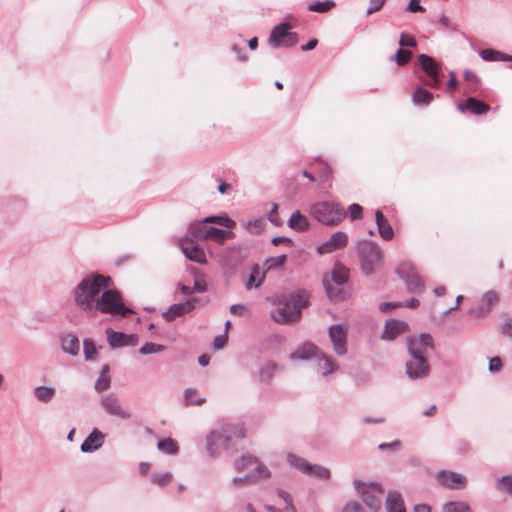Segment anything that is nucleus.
<instances>
[{"label":"nucleus","mask_w":512,"mask_h":512,"mask_svg":"<svg viewBox=\"0 0 512 512\" xmlns=\"http://www.w3.org/2000/svg\"><path fill=\"white\" fill-rule=\"evenodd\" d=\"M458 109L462 112L470 111L475 115H480V101L474 97H470L464 104H459Z\"/></svg>","instance_id":"obj_42"},{"label":"nucleus","mask_w":512,"mask_h":512,"mask_svg":"<svg viewBox=\"0 0 512 512\" xmlns=\"http://www.w3.org/2000/svg\"><path fill=\"white\" fill-rule=\"evenodd\" d=\"M205 223L206 222H203V220L191 223L188 228V236L186 238L193 241L205 239V230L208 228L204 226Z\"/></svg>","instance_id":"obj_30"},{"label":"nucleus","mask_w":512,"mask_h":512,"mask_svg":"<svg viewBox=\"0 0 512 512\" xmlns=\"http://www.w3.org/2000/svg\"><path fill=\"white\" fill-rule=\"evenodd\" d=\"M278 371V365L273 362L263 364L259 370V380L262 383H269Z\"/></svg>","instance_id":"obj_31"},{"label":"nucleus","mask_w":512,"mask_h":512,"mask_svg":"<svg viewBox=\"0 0 512 512\" xmlns=\"http://www.w3.org/2000/svg\"><path fill=\"white\" fill-rule=\"evenodd\" d=\"M482 59L487 61H512V56L492 49H482Z\"/></svg>","instance_id":"obj_37"},{"label":"nucleus","mask_w":512,"mask_h":512,"mask_svg":"<svg viewBox=\"0 0 512 512\" xmlns=\"http://www.w3.org/2000/svg\"><path fill=\"white\" fill-rule=\"evenodd\" d=\"M110 387V377L105 375H100L95 382V390L98 392H103Z\"/></svg>","instance_id":"obj_55"},{"label":"nucleus","mask_w":512,"mask_h":512,"mask_svg":"<svg viewBox=\"0 0 512 512\" xmlns=\"http://www.w3.org/2000/svg\"><path fill=\"white\" fill-rule=\"evenodd\" d=\"M375 220L380 236L384 240H391L394 232L386 217L380 211H377L375 213Z\"/></svg>","instance_id":"obj_25"},{"label":"nucleus","mask_w":512,"mask_h":512,"mask_svg":"<svg viewBox=\"0 0 512 512\" xmlns=\"http://www.w3.org/2000/svg\"><path fill=\"white\" fill-rule=\"evenodd\" d=\"M227 340H228V335L226 332L224 334L218 335L214 338L213 347L215 349H222L225 346V344L227 343Z\"/></svg>","instance_id":"obj_63"},{"label":"nucleus","mask_w":512,"mask_h":512,"mask_svg":"<svg viewBox=\"0 0 512 512\" xmlns=\"http://www.w3.org/2000/svg\"><path fill=\"white\" fill-rule=\"evenodd\" d=\"M312 216L320 223L336 226L345 216V212L337 204L326 201L316 203L311 207Z\"/></svg>","instance_id":"obj_8"},{"label":"nucleus","mask_w":512,"mask_h":512,"mask_svg":"<svg viewBox=\"0 0 512 512\" xmlns=\"http://www.w3.org/2000/svg\"><path fill=\"white\" fill-rule=\"evenodd\" d=\"M318 368L322 371V375L327 377L339 369V365L329 355L320 350V355L316 357Z\"/></svg>","instance_id":"obj_23"},{"label":"nucleus","mask_w":512,"mask_h":512,"mask_svg":"<svg viewBox=\"0 0 512 512\" xmlns=\"http://www.w3.org/2000/svg\"><path fill=\"white\" fill-rule=\"evenodd\" d=\"M277 209H278L277 204H273L271 211L268 214V219L274 225L279 226V225H281L282 222H281L280 218L278 217Z\"/></svg>","instance_id":"obj_62"},{"label":"nucleus","mask_w":512,"mask_h":512,"mask_svg":"<svg viewBox=\"0 0 512 512\" xmlns=\"http://www.w3.org/2000/svg\"><path fill=\"white\" fill-rule=\"evenodd\" d=\"M157 448L162 453H165L168 455H175V454H177V452L179 450L177 442L175 440H173L172 438H166V439L160 440L157 443Z\"/></svg>","instance_id":"obj_36"},{"label":"nucleus","mask_w":512,"mask_h":512,"mask_svg":"<svg viewBox=\"0 0 512 512\" xmlns=\"http://www.w3.org/2000/svg\"><path fill=\"white\" fill-rule=\"evenodd\" d=\"M323 284H324V287H325V290H326V293L328 295V297L332 300H337L339 297H340V290L339 289H336L334 288L331 283H330V280L325 277L323 279Z\"/></svg>","instance_id":"obj_54"},{"label":"nucleus","mask_w":512,"mask_h":512,"mask_svg":"<svg viewBox=\"0 0 512 512\" xmlns=\"http://www.w3.org/2000/svg\"><path fill=\"white\" fill-rule=\"evenodd\" d=\"M502 368V361L499 357H493L489 360V370L491 372H498Z\"/></svg>","instance_id":"obj_64"},{"label":"nucleus","mask_w":512,"mask_h":512,"mask_svg":"<svg viewBox=\"0 0 512 512\" xmlns=\"http://www.w3.org/2000/svg\"><path fill=\"white\" fill-rule=\"evenodd\" d=\"M418 60L421 68L426 72L429 78L426 84L431 87H436L439 84L438 64L432 57L426 54H420Z\"/></svg>","instance_id":"obj_16"},{"label":"nucleus","mask_w":512,"mask_h":512,"mask_svg":"<svg viewBox=\"0 0 512 512\" xmlns=\"http://www.w3.org/2000/svg\"><path fill=\"white\" fill-rule=\"evenodd\" d=\"M277 495L286 503V506L284 508L285 512H296V509L292 503L291 495L288 492L278 489Z\"/></svg>","instance_id":"obj_52"},{"label":"nucleus","mask_w":512,"mask_h":512,"mask_svg":"<svg viewBox=\"0 0 512 512\" xmlns=\"http://www.w3.org/2000/svg\"><path fill=\"white\" fill-rule=\"evenodd\" d=\"M261 470V474H258V475H247L245 474L244 476L242 477H234L232 480H231V483L233 486L235 487H243L247 484H250V483H256L260 480H265V479H268L271 477V471H266L265 469L263 468H260Z\"/></svg>","instance_id":"obj_22"},{"label":"nucleus","mask_w":512,"mask_h":512,"mask_svg":"<svg viewBox=\"0 0 512 512\" xmlns=\"http://www.w3.org/2000/svg\"><path fill=\"white\" fill-rule=\"evenodd\" d=\"M399 44L401 47H414L416 45V41L412 36L402 33Z\"/></svg>","instance_id":"obj_60"},{"label":"nucleus","mask_w":512,"mask_h":512,"mask_svg":"<svg viewBox=\"0 0 512 512\" xmlns=\"http://www.w3.org/2000/svg\"><path fill=\"white\" fill-rule=\"evenodd\" d=\"M357 252L360 259L362 272L370 276L382 262V251L379 246L368 240H361L357 244Z\"/></svg>","instance_id":"obj_6"},{"label":"nucleus","mask_w":512,"mask_h":512,"mask_svg":"<svg viewBox=\"0 0 512 512\" xmlns=\"http://www.w3.org/2000/svg\"><path fill=\"white\" fill-rule=\"evenodd\" d=\"M385 2H386V0H369V6L367 8V15H371V14L379 11L383 7Z\"/></svg>","instance_id":"obj_57"},{"label":"nucleus","mask_w":512,"mask_h":512,"mask_svg":"<svg viewBox=\"0 0 512 512\" xmlns=\"http://www.w3.org/2000/svg\"><path fill=\"white\" fill-rule=\"evenodd\" d=\"M164 346L153 342H146L140 349L139 352L143 355L154 354L164 350Z\"/></svg>","instance_id":"obj_50"},{"label":"nucleus","mask_w":512,"mask_h":512,"mask_svg":"<svg viewBox=\"0 0 512 512\" xmlns=\"http://www.w3.org/2000/svg\"><path fill=\"white\" fill-rule=\"evenodd\" d=\"M412 57V52L409 50H404L402 48L398 49L396 54L392 56L390 59L395 61L397 65L404 66L406 65Z\"/></svg>","instance_id":"obj_46"},{"label":"nucleus","mask_w":512,"mask_h":512,"mask_svg":"<svg viewBox=\"0 0 512 512\" xmlns=\"http://www.w3.org/2000/svg\"><path fill=\"white\" fill-rule=\"evenodd\" d=\"M291 26L286 23L276 25L270 34L269 44L273 48L291 47L298 41V36L294 32H290Z\"/></svg>","instance_id":"obj_9"},{"label":"nucleus","mask_w":512,"mask_h":512,"mask_svg":"<svg viewBox=\"0 0 512 512\" xmlns=\"http://www.w3.org/2000/svg\"><path fill=\"white\" fill-rule=\"evenodd\" d=\"M482 302L485 303L487 311L499 302V296L494 291H488L484 294Z\"/></svg>","instance_id":"obj_53"},{"label":"nucleus","mask_w":512,"mask_h":512,"mask_svg":"<svg viewBox=\"0 0 512 512\" xmlns=\"http://www.w3.org/2000/svg\"><path fill=\"white\" fill-rule=\"evenodd\" d=\"M332 281L338 285H344L349 278V270L341 263H336L334 265L332 274H331Z\"/></svg>","instance_id":"obj_29"},{"label":"nucleus","mask_w":512,"mask_h":512,"mask_svg":"<svg viewBox=\"0 0 512 512\" xmlns=\"http://www.w3.org/2000/svg\"><path fill=\"white\" fill-rule=\"evenodd\" d=\"M234 467L238 472H245L247 475H258L261 474L260 468L270 471L267 466L262 464L258 458L246 454L237 458L234 463Z\"/></svg>","instance_id":"obj_12"},{"label":"nucleus","mask_w":512,"mask_h":512,"mask_svg":"<svg viewBox=\"0 0 512 512\" xmlns=\"http://www.w3.org/2000/svg\"><path fill=\"white\" fill-rule=\"evenodd\" d=\"M197 301V298H191L186 300L184 303L173 304L167 311L163 312L162 316L165 320L171 322L176 317L183 316L192 311L195 308V303Z\"/></svg>","instance_id":"obj_18"},{"label":"nucleus","mask_w":512,"mask_h":512,"mask_svg":"<svg viewBox=\"0 0 512 512\" xmlns=\"http://www.w3.org/2000/svg\"><path fill=\"white\" fill-rule=\"evenodd\" d=\"M442 512H471V510L464 502L453 501L444 504Z\"/></svg>","instance_id":"obj_44"},{"label":"nucleus","mask_w":512,"mask_h":512,"mask_svg":"<svg viewBox=\"0 0 512 512\" xmlns=\"http://www.w3.org/2000/svg\"><path fill=\"white\" fill-rule=\"evenodd\" d=\"M271 243L273 245H280V244H283L285 246H288V247H293L294 243L292 241V239L288 238V237H284V236H276V237H273L272 240H271Z\"/></svg>","instance_id":"obj_61"},{"label":"nucleus","mask_w":512,"mask_h":512,"mask_svg":"<svg viewBox=\"0 0 512 512\" xmlns=\"http://www.w3.org/2000/svg\"><path fill=\"white\" fill-rule=\"evenodd\" d=\"M83 353L87 361L93 360L97 354V348L94 342L90 339L83 341Z\"/></svg>","instance_id":"obj_48"},{"label":"nucleus","mask_w":512,"mask_h":512,"mask_svg":"<svg viewBox=\"0 0 512 512\" xmlns=\"http://www.w3.org/2000/svg\"><path fill=\"white\" fill-rule=\"evenodd\" d=\"M329 339L332 344L333 351L338 356L347 354V329L340 325L335 324L329 327Z\"/></svg>","instance_id":"obj_10"},{"label":"nucleus","mask_w":512,"mask_h":512,"mask_svg":"<svg viewBox=\"0 0 512 512\" xmlns=\"http://www.w3.org/2000/svg\"><path fill=\"white\" fill-rule=\"evenodd\" d=\"M335 6V2L326 0L323 2L315 1L308 5V10L317 13H326Z\"/></svg>","instance_id":"obj_40"},{"label":"nucleus","mask_w":512,"mask_h":512,"mask_svg":"<svg viewBox=\"0 0 512 512\" xmlns=\"http://www.w3.org/2000/svg\"><path fill=\"white\" fill-rule=\"evenodd\" d=\"M111 278L98 273L84 276L72 290L75 306L84 312L94 313L102 291L109 287Z\"/></svg>","instance_id":"obj_2"},{"label":"nucleus","mask_w":512,"mask_h":512,"mask_svg":"<svg viewBox=\"0 0 512 512\" xmlns=\"http://www.w3.org/2000/svg\"><path fill=\"white\" fill-rule=\"evenodd\" d=\"M95 312L103 314L120 315L127 317L133 314V310L126 307L122 296L117 290L106 288L102 291L95 307Z\"/></svg>","instance_id":"obj_5"},{"label":"nucleus","mask_w":512,"mask_h":512,"mask_svg":"<svg viewBox=\"0 0 512 512\" xmlns=\"http://www.w3.org/2000/svg\"><path fill=\"white\" fill-rule=\"evenodd\" d=\"M101 405L110 415L117 416L121 419H129L131 417V414L122 407L119 399L113 393L103 397Z\"/></svg>","instance_id":"obj_15"},{"label":"nucleus","mask_w":512,"mask_h":512,"mask_svg":"<svg viewBox=\"0 0 512 512\" xmlns=\"http://www.w3.org/2000/svg\"><path fill=\"white\" fill-rule=\"evenodd\" d=\"M203 222L216 223L220 226H224L231 229L235 226V221L226 216H210L203 219Z\"/></svg>","instance_id":"obj_43"},{"label":"nucleus","mask_w":512,"mask_h":512,"mask_svg":"<svg viewBox=\"0 0 512 512\" xmlns=\"http://www.w3.org/2000/svg\"><path fill=\"white\" fill-rule=\"evenodd\" d=\"M348 212L352 220H356L362 217V207L359 204H351L348 207Z\"/></svg>","instance_id":"obj_58"},{"label":"nucleus","mask_w":512,"mask_h":512,"mask_svg":"<svg viewBox=\"0 0 512 512\" xmlns=\"http://www.w3.org/2000/svg\"><path fill=\"white\" fill-rule=\"evenodd\" d=\"M234 237V233L231 230H223L215 227H208L205 230V239H211L215 242L222 244L225 240Z\"/></svg>","instance_id":"obj_27"},{"label":"nucleus","mask_w":512,"mask_h":512,"mask_svg":"<svg viewBox=\"0 0 512 512\" xmlns=\"http://www.w3.org/2000/svg\"><path fill=\"white\" fill-rule=\"evenodd\" d=\"M286 460L292 468L297 469L298 471L305 475L308 472V469L310 468V463H308L302 457H299L293 453H288L286 456Z\"/></svg>","instance_id":"obj_32"},{"label":"nucleus","mask_w":512,"mask_h":512,"mask_svg":"<svg viewBox=\"0 0 512 512\" xmlns=\"http://www.w3.org/2000/svg\"><path fill=\"white\" fill-rule=\"evenodd\" d=\"M172 474L170 472H164L161 474H154L151 477L152 483L164 487L171 482Z\"/></svg>","instance_id":"obj_51"},{"label":"nucleus","mask_w":512,"mask_h":512,"mask_svg":"<svg viewBox=\"0 0 512 512\" xmlns=\"http://www.w3.org/2000/svg\"><path fill=\"white\" fill-rule=\"evenodd\" d=\"M243 438L244 432L242 428L232 425H225L219 429L209 432L206 436V448L211 457H218L221 451H229L232 449V438Z\"/></svg>","instance_id":"obj_4"},{"label":"nucleus","mask_w":512,"mask_h":512,"mask_svg":"<svg viewBox=\"0 0 512 512\" xmlns=\"http://www.w3.org/2000/svg\"><path fill=\"white\" fill-rule=\"evenodd\" d=\"M396 273L398 276L405 280L407 277L412 276L414 273H416L415 268L411 262L405 261L402 262L396 269Z\"/></svg>","instance_id":"obj_45"},{"label":"nucleus","mask_w":512,"mask_h":512,"mask_svg":"<svg viewBox=\"0 0 512 512\" xmlns=\"http://www.w3.org/2000/svg\"><path fill=\"white\" fill-rule=\"evenodd\" d=\"M348 235L345 232L337 231L333 233L330 238L317 247L319 254L332 253L338 249H341L347 245Z\"/></svg>","instance_id":"obj_14"},{"label":"nucleus","mask_w":512,"mask_h":512,"mask_svg":"<svg viewBox=\"0 0 512 512\" xmlns=\"http://www.w3.org/2000/svg\"><path fill=\"white\" fill-rule=\"evenodd\" d=\"M276 306L271 312V318L282 325L295 323L301 318V311L308 305V294L299 290L289 296H282L274 302Z\"/></svg>","instance_id":"obj_3"},{"label":"nucleus","mask_w":512,"mask_h":512,"mask_svg":"<svg viewBox=\"0 0 512 512\" xmlns=\"http://www.w3.org/2000/svg\"><path fill=\"white\" fill-rule=\"evenodd\" d=\"M106 334L108 343L112 348L135 346L138 343V336L136 334H124L112 329H107Z\"/></svg>","instance_id":"obj_17"},{"label":"nucleus","mask_w":512,"mask_h":512,"mask_svg":"<svg viewBox=\"0 0 512 512\" xmlns=\"http://www.w3.org/2000/svg\"><path fill=\"white\" fill-rule=\"evenodd\" d=\"M436 479L440 485L450 490L463 489L467 484V478L451 470H441L437 473Z\"/></svg>","instance_id":"obj_11"},{"label":"nucleus","mask_w":512,"mask_h":512,"mask_svg":"<svg viewBox=\"0 0 512 512\" xmlns=\"http://www.w3.org/2000/svg\"><path fill=\"white\" fill-rule=\"evenodd\" d=\"M61 347L64 353L76 356L80 350V342L76 335L66 334L61 337Z\"/></svg>","instance_id":"obj_24"},{"label":"nucleus","mask_w":512,"mask_h":512,"mask_svg":"<svg viewBox=\"0 0 512 512\" xmlns=\"http://www.w3.org/2000/svg\"><path fill=\"white\" fill-rule=\"evenodd\" d=\"M387 512H406L401 494L390 491L386 499Z\"/></svg>","instance_id":"obj_26"},{"label":"nucleus","mask_w":512,"mask_h":512,"mask_svg":"<svg viewBox=\"0 0 512 512\" xmlns=\"http://www.w3.org/2000/svg\"><path fill=\"white\" fill-rule=\"evenodd\" d=\"M433 99V94L429 91L425 90L422 87L416 88L414 94H413V101L415 104H429L431 100Z\"/></svg>","instance_id":"obj_39"},{"label":"nucleus","mask_w":512,"mask_h":512,"mask_svg":"<svg viewBox=\"0 0 512 512\" xmlns=\"http://www.w3.org/2000/svg\"><path fill=\"white\" fill-rule=\"evenodd\" d=\"M185 406L201 405L205 403L206 399L199 396L198 391L194 388H187L183 392Z\"/></svg>","instance_id":"obj_34"},{"label":"nucleus","mask_w":512,"mask_h":512,"mask_svg":"<svg viewBox=\"0 0 512 512\" xmlns=\"http://www.w3.org/2000/svg\"><path fill=\"white\" fill-rule=\"evenodd\" d=\"M319 355L320 349L316 345L307 342L302 344L293 353H291L289 358L291 360H308L311 358H316Z\"/></svg>","instance_id":"obj_20"},{"label":"nucleus","mask_w":512,"mask_h":512,"mask_svg":"<svg viewBox=\"0 0 512 512\" xmlns=\"http://www.w3.org/2000/svg\"><path fill=\"white\" fill-rule=\"evenodd\" d=\"M499 489L512 496V475L505 476L499 481Z\"/></svg>","instance_id":"obj_56"},{"label":"nucleus","mask_w":512,"mask_h":512,"mask_svg":"<svg viewBox=\"0 0 512 512\" xmlns=\"http://www.w3.org/2000/svg\"><path fill=\"white\" fill-rule=\"evenodd\" d=\"M353 485L363 503L369 509L376 512L381 508L384 490L378 483H365L361 480H354Z\"/></svg>","instance_id":"obj_7"},{"label":"nucleus","mask_w":512,"mask_h":512,"mask_svg":"<svg viewBox=\"0 0 512 512\" xmlns=\"http://www.w3.org/2000/svg\"><path fill=\"white\" fill-rule=\"evenodd\" d=\"M264 279H265V273L260 271V268L258 265H254L251 270L249 279L245 284L246 289L250 290L253 287H255V288L259 287L263 283Z\"/></svg>","instance_id":"obj_33"},{"label":"nucleus","mask_w":512,"mask_h":512,"mask_svg":"<svg viewBox=\"0 0 512 512\" xmlns=\"http://www.w3.org/2000/svg\"><path fill=\"white\" fill-rule=\"evenodd\" d=\"M104 437V434L95 428L81 444V451L84 453L96 451L102 446Z\"/></svg>","instance_id":"obj_21"},{"label":"nucleus","mask_w":512,"mask_h":512,"mask_svg":"<svg viewBox=\"0 0 512 512\" xmlns=\"http://www.w3.org/2000/svg\"><path fill=\"white\" fill-rule=\"evenodd\" d=\"M341 512H365L361 505L356 501L347 502Z\"/></svg>","instance_id":"obj_59"},{"label":"nucleus","mask_w":512,"mask_h":512,"mask_svg":"<svg viewBox=\"0 0 512 512\" xmlns=\"http://www.w3.org/2000/svg\"><path fill=\"white\" fill-rule=\"evenodd\" d=\"M34 396L43 403H48L55 395V389L46 386H37L33 390Z\"/></svg>","instance_id":"obj_35"},{"label":"nucleus","mask_w":512,"mask_h":512,"mask_svg":"<svg viewBox=\"0 0 512 512\" xmlns=\"http://www.w3.org/2000/svg\"><path fill=\"white\" fill-rule=\"evenodd\" d=\"M306 475L313 476L318 479H329L330 478V471L326 467L316 465V464H310V468L308 469V472Z\"/></svg>","instance_id":"obj_41"},{"label":"nucleus","mask_w":512,"mask_h":512,"mask_svg":"<svg viewBox=\"0 0 512 512\" xmlns=\"http://www.w3.org/2000/svg\"><path fill=\"white\" fill-rule=\"evenodd\" d=\"M409 359L406 361V375L411 380L423 379L429 376L430 365L427 360L429 350H434V341L429 333L407 338Z\"/></svg>","instance_id":"obj_1"},{"label":"nucleus","mask_w":512,"mask_h":512,"mask_svg":"<svg viewBox=\"0 0 512 512\" xmlns=\"http://www.w3.org/2000/svg\"><path fill=\"white\" fill-rule=\"evenodd\" d=\"M407 289L409 292L416 293L419 291H422L424 288V283L421 280L420 276L416 273H414L412 276L407 277L404 280Z\"/></svg>","instance_id":"obj_38"},{"label":"nucleus","mask_w":512,"mask_h":512,"mask_svg":"<svg viewBox=\"0 0 512 512\" xmlns=\"http://www.w3.org/2000/svg\"><path fill=\"white\" fill-rule=\"evenodd\" d=\"M179 246L187 259L190 261L205 264L206 263V255L204 250L195 244V241L189 238H182L179 241Z\"/></svg>","instance_id":"obj_13"},{"label":"nucleus","mask_w":512,"mask_h":512,"mask_svg":"<svg viewBox=\"0 0 512 512\" xmlns=\"http://www.w3.org/2000/svg\"><path fill=\"white\" fill-rule=\"evenodd\" d=\"M408 330V325L404 321L391 319L385 323L384 331L381 335L383 340H394L400 334Z\"/></svg>","instance_id":"obj_19"},{"label":"nucleus","mask_w":512,"mask_h":512,"mask_svg":"<svg viewBox=\"0 0 512 512\" xmlns=\"http://www.w3.org/2000/svg\"><path fill=\"white\" fill-rule=\"evenodd\" d=\"M288 226L293 230L303 232L309 229V222L300 211H295L288 220Z\"/></svg>","instance_id":"obj_28"},{"label":"nucleus","mask_w":512,"mask_h":512,"mask_svg":"<svg viewBox=\"0 0 512 512\" xmlns=\"http://www.w3.org/2000/svg\"><path fill=\"white\" fill-rule=\"evenodd\" d=\"M286 259H287V257H286L285 254H282V255H279V256H276V257H270V258L265 260L264 267H265V269L267 271L271 270V269H275V268L281 267V266L284 265Z\"/></svg>","instance_id":"obj_47"},{"label":"nucleus","mask_w":512,"mask_h":512,"mask_svg":"<svg viewBox=\"0 0 512 512\" xmlns=\"http://www.w3.org/2000/svg\"><path fill=\"white\" fill-rule=\"evenodd\" d=\"M266 222L263 218H257L255 220L249 221L246 224L247 230L252 234H259L263 231Z\"/></svg>","instance_id":"obj_49"}]
</instances>
